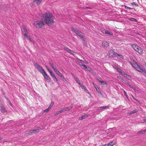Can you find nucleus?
Segmentation results:
<instances>
[{
	"instance_id": "f257e3e1",
	"label": "nucleus",
	"mask_w": 146,
	"mask_h": 146,
	"mask_svg": "<svg viewBox=\"0 0 146 146\" xmlns=\"http://www.w3.org/2000/svg\"><path fill=\"white\" fill-rule=\"evenodd\" d=\"M42 15L44 21L48 25H50L51 24L53 23V16L52 13L49 11L47 12Z\"/></svg>"
},
{
	"instance_id": "f03ea898",
	"label": "nucleus",
	"mask_w": 146,
	"mask_h": 146,
	"mask_svg": "<svg viewBox=\"0 0 146 146\" xmlns=\"http://www.w3.org/2000/svg\"><path fill=\"white\" fill-rule=\"evenodd\" d=\"M130 60L128 61V62L131 64L133 67L136 69L139 66L136 62V60L133 58H130Z\"/></svg>"
},
{
	"instance_id": "7ed1b4c3",
	"label": "nucleus",
	"mask_w": 146,
	"mask_h": 146,
	"mask_svg": "<svg viewBox=\"0 0 146 146\" xmlns=\"http://www.w3.org/2000/svg\"><path fill=\"white\" fill-rule=\"evenodd\" d=\"M34 25L37 28H41L44 27V24L42 21H38L34 22Z\"/></svg>"
},
{
	"instance_id": "20e7f679",
	"label": "nucleus",
	"mask_w": 146,
	"mask_h": 146,
	"mask_svg": "<svg viewBox=\"0 0 146 146\" xmlns=\"http://www.w3.org/2000/svg\"><path fill=\"white\" fill-rule=\"evenodd\" d=\"M34 64L37 69L42 74H43L45 71L42 67L37 63H35Z\"/></svg>"
},
{
	"instance_id": "39448f33",
	"label": "nucleus",
	"mask_w": 146,
	"mask_h": 146,
	"mask_svg": "<svg viewBox=\"0 0 146 146\" xmlns=\"http://www.w3.org/2000/svg\"><path fill=\"white\" fill-rule=\"evenodd\" d=\"M74 31L78 36L81 38L83 39L84 38L82 33L79 31L77 29L74 28Z\"/></svg>"
},
{
	"instance_id": "423d86ee",
	"label": "nucleus",
	"mask_w": 146,
	"mask_h": 146,
	"mask_svg": "<svg viewBox=\"0 0 146 146\" xmlns=\"http://www.w3.org/2000/svg\"><path fill=\"white\" fill-rule=\"evenodd\" d=\"M41 130V128L39 127H37L35 129L31 130L29 131L28 134L31 135L33 133H37L38 132Z\"/></svg>"
},
{
	"instance_id": "0eeeda50",
	"label": "nucleus",
	"mask_w": 146,
	"mask_h": 146,
	"mask_svg": "<svg viewBox=\"0 0 146 146\" xmlns=\"http://www.w3.org/2000/svg\"><path fill=\"white\" fill-rule=\"evenodd\" d=\"M136 70L139 72L146 74V70L145 68L143 69L141 68L139 66L137 68Z\"/></svg>"
},
{
	"instance_id": "6e6552de",
	"label": "nucleus",
	"mask_w": 146,
	"mask_h": 146,
	"mask_svg": "<svg viewBox=\"0 0 146 146\" xmlns=\"http://www.w3.org/2000/svg\"><path fill=\"white\" fill-rule=\"evenodd\" d=\"M44 78L47 80V81H49L50 80V77L48 75L46 72L45 71L43 73V74H42Z\"/></svg>"
},
{
	"instance_id": "1a4fd4ad",
	"label": "nucleus",
	"mask_w": 146,
	"mask_h": 146,
	"mask_svg": "<svg viewBox=\"0 0 146 146\" xmlns=\"http://www.w3.org/2000/svg\"><path fill=\"white\" fill-rule=\"evenodd\" d=\"M136 51L139 54H141L143 53V50L142 48L139 46Z\"/></svg>"
},
{
	"instance_id": "9d476101",
	"label": "nucleus",
	"mask_w": 146,
	"mask_h": 146,
	"mask_svg": "<svg viewBox=\"0 0 146 146\" xmlns=\"http://www.w3.org/2000/svg\"><path fill=\"white\" fill-rule=\"evenodd\" d=\"M42 0H35L32 3V4L33 5L35 3L37 5H39L42 1Z\"/></svg>"
},
{
	"instance_id": "9b49d317",
	"label": "nucleus",
	"mask_w": 146,
	"mask_h": 146,
	"mask_svg": "<svg viewBox=\"0 0 146 146\" xmlns=\"http://www.w3.org/2000/svg\"><path fill=\"white\" fill-rule=\"evenodd\" d=\"M103 46L104 48H107L109 46V43L108 42L106 41H104L102 42Z\"/></svg>"
},
{
	"instance_id": "f8f14e48",
	"label": "nucleus",
	"mask_w": 146,
	"mask_h": 146,
	"mask_svg": "<svg viewBox=\"0 0 146 146\" xmlns=\"http://www.w3.org/2000/svg\"><path fill=\"white\" fill-rule=\"evenodd\" d=\"M24 35L25 38L29 40L30 41L33 42V40H31V37L30 36H28L27 34H24Z\"/></svg>"
},
{
	"instance_id": "ddd939ff",
	"label": "nucleus",
	"mask_w": 146,
	"mask_h": 146,
	"mask_svg": "<svg viewBox=\"0 0 146 146\" xmlns=\"http://www.w3.org/2000/svg\"><path fill=\"white\" fill-rule=\"evenodd\" d=\"M0 107L1 111L2 113H4L6 111V110L3 105H1Z\"/></svg>"
},
{
	"instance_id": "4468645a",
	"label": "nucleus",
	"mask_w": 146,
	"mask_h": 146,
	"mask_svg": "<svg viewBox=\"0 0 146 146\" xmlns=\"http://www.w3.org/2000/svg\"><path fill=\"white\" fill-rule=\"evenodd\" d=\"M131 45L132 47L135 51L136 50L137 48L139 47L137 45L135 44H131Z\"/></svg>"
},
{
	"instance_id": "2eb2a0df",
	"label": "nucleus",
	"mask_w": 146,
	"mask_h": 146,
	"mask_svg": "<svg viewBox=\"0 0 146 146\" xmlns=\"http://www.w3.org/2000/svg\"><path fill=\"white\" fill-rule=\"evenodd\" d=\"M21 30L23 35L24 34H27L28 33L25 27H23L21 29Z\"/></svg>"
},
{
	"instance_id": "dca6fc26",
	"label": "nucleus",
	"mask_w": 146,
	"mask_h": 146,
	"mask_svg": "<svg viewBox=\"0 0 146 146\" xmlns=\"http://www.w3.org/2000/svg\"><path fill=\"white\" fill-rule=\"evenodd\" d=\"M117 70L123 76L125 75V73L123 72L122 70L119 68H116Z\"/></svg>"
},
{
	"instance_id": "f3484780",
	"label": "nucleus",
	"mask_w": 146,
	"mask_h": 146,
	"mask_svg": "<svg viewBox=\"0 0 146 146\" xmlns=\"http://www.w3.org/2000/svg\"><path fill=\"white\" fill-rule=\"evenodd\" d=\"M88 116V115L87 114H84L82 115V116L80 117L79 119V120H82L84 118L87 117Z\"/></svg>"
},
{
	"instance_id": "a211bd4d",
	"label": "nucleus",
	"mask_w": 146,
	"mask_h": 146,
	"mask_svg": "<svg viewBox=\"0 0 146 146\" xmlns=\"http://www.w3.org/2000/svg\"><path fill=\"white\" fill-rule=\"evenodd\" d=\"M64 50L67 51L69 53L71 54H73V53L72 52V50L68 48H67L64 47Z\"/></svg>"
},
{
	"instance_id": "6ab92c4d",
	"label": "nucleus",
	"mask_w": 146,
	"mask_h": 146,
	"mask_svg": "<svg viewBox=\"0 0 146 146\" xmlns=\"http://www.w3.org/2000/svg\"><path fill=\"white\" fill-rule=\"evenodd\" d=\"M72 106H70L69 107H66L65 108H64V111H70L71 109L72 108Z\"/></svg>"
},
{
	"instance_id": "aec40b11",
	"label": "nucleus",
	"mask_w": 146,
	"mask_h": 146,
	"mask_svg": "<svg viewBox=\"0 0 146 146\" xmlns=\"http://www.w3.org/2000/svg\"><path fill=\"white\" fill-rule=\"evenodd\" d=\"M127 19L130 21H133L135 22H137V20L134 18H128Z\"/></svg>"
},
{
	"instance_id": "412c9836",
	"label": "nucleus",
	"mask_w": 146,
	"mask_h": 146,
	"mask_svg": "<svg viewBox=\"0 0 146 146\" xmlns=\"http://www.w3.org/2000/svg\"><path fill=\"white\" fill-rule=\"evenodd\" d=\"M74 78L76 81L79 84V85L81 83L79 79L76 77L75 76H74Z\"/></svg>"
},
{
	"instance_id": "4be33fe9",
	"label": "nucleus",
	"mask_w": 146,
	"mask_h": 146,
	"mask_svg": "<svg viewBox=\"0 0 146 146\" xmlns=\"http://www.w3.org/2000/svg\"><path fill=\"white\" fill-rule=\"evenodd\" d=\"M123 76L127 78L128 79L130 80H131V77L129 76V75L125 73V75H124Z\"/></svg>"
},
{
	"instance_id": "5701e85b",
	"label": "nucleus",
	"mask_w": 146,
	"mask_h": 146,
	"mask_svg": "<svg viewBox=\"0 0 146 146\" xmlns=\"http://www.w3.org/2000/svg\"><path fill=\"white\" fill-rule=\"evenodd\" d=\"M5 98L6 99V100L7 101V102L9 103V105L11 106H13V104H12L11 103V102L9 101V100L8 98L6 97V96H4Z\"/></svg>"
},
{
	"instance_id": "b1692460",
	"label": "nucleus",
	"mask_w": 146,
	"mask_h": 146,
	"mask_svg": "<svg viewBox=\"0 0 146 146\" xmlns=\"http://www.w3.org/2000/svg\"><path fill=\"white\" fill-rule=\"evenodd\" d=\"M138 111L137 110H135L133 111H131L129 112L130 114H134L137 112Z\"/></svg>"
},
{
	"instance_id": "393cba45",
	"label": "nucleus",
	"mask_w": 146,
	"mask_h": 146,
	"mask_svg": "<svg viewBox=\"0 0 146 146\" xmlns=\"http://www.w3.org/2000/svg\"><path fill=\"white\" fill-rule=\"evenodd\" d=\"M131 5L133 6H135L136 7L139 6L138 4L136 2H133L131 3Z\"/></svg>"
},
{
	"instance_id": "a878e982",
	"label": "nucleus",
	"mask_w": 146,
	"mask_h": 146,
	"mask_svg": "<svg viewBox=\"0 0 146 146\" xmlns=\"http://www.w3.org/2000/svg\"><path fill=\"white\" fill-rule=\"evenodd\" d=\"M105 34H108L110 35H112L113 34L111 32L107 30H105Z\"/></svg>"
},
{
	"instance_id": "bb28decb",
	"label": "nucleus",
	"mask_w": 146,
	"mask_h": 146,
	"mask_svg": "<svg viewBox=\"0 0 146 146\" xmlns=\"http://www.w3.org/2000/svg\"><path fill=\"white\" fill-rule=\"evenodd\" d=\"M79 85L81 87V88L84 90L86 89V87L84 86L82 84H80Z\"/></svg>"
},
{
	"instance_id": "cd10ccee",
	"label": "nucleus",
	"mask_w": 146,
	"mask_h": 146,
	"mask_svg": "<svg viewBox=\"0 0 146 146\" xmlns=\"http://www.w3.org/2000/svg\"><path fill=\"white\" fill-rule=\"evenodd\" d=\"M52 77L53 78V80L54 81L57 82V83H58V79L56 77L55 75L54 76Z\"/></svg>"
},
{
	"instance_id": "c85d7f7f",
	"label": "nucleus",
	"mask_w": 146,
	"mask_h": 146,
	"mask_svg": "<svg viewBox=\"0 0 146 146\" xmlns=\"http://www.w3.org/2000/svg\"><path fill=\"white\" fill-rule=\"evenodd\" d=\"M49 65L53 69H54V68H55L54 67V63L52 62H49Z\"/></svg>"
},
{
	"instance_id": "c756f323",
	"label": "nucleus",
	"mask_w": 146,
	"mask_h": 146,
	"mask_svg": "<svg viewBox=\"0 0 146 146\" xmlns=\"http://www.w3.org/2000/svg\"><path fill=\"white\" fill-rule=\"evenodd\" d=\"M126 84L129 86L131 88H133V85L132 84H130L129 82H127Z\"/></svg>"
},
{
	"instance_id": "7c9ffc66",
	"label": "nucleus",
	"mask_w": 146,
	"mask_h": 146,
	"mask_svg": "<svg viewBox=\"0 0 146 146\" xmlns=\"http://www.w3.org/2000/svg\"><path fill=\"white\" fill-rule=\"evenodd\" d=\"M146 132V130H141L140 131H139L138 132V133L139 134H144V133L145 132Z\"/></svg>"
},
{
	"instance_id": "2f4dec72",
	"label": "nucleus",
	"mask_w": 146,
	"mask_h": 146,
	"mask_svg": "<svg viewBox=\"0 0 146 146\" xmlns=\"http://www.w3.org/2000/svg\"><path fill=\"white\" fill-rule=\"evenodd\" d=\"M114 143H113L112 141L109 144H107L108 146H112L113 145H114Z\"/></svg>"
},
{
	"instance_id": "473e14b6",
	"label": "nucleus",
	"mask_w": 146,
	"mask_h": 146,
	"mask_svg": "<svg viewBox=\"0 0 146 146\" xmlns=\"http://www.w3.org/2000/svg\"><path fill=\"white\" fill-rule=\"evenodd\" d=\"M98 81L99 82H100L101 84L102 85H104L105 84H107L106 82L102 81L101 80H98Z\"/></svg>"
},
{
	"instance_id": "72a5a7b5",
	"label": "nucleus",
	"mask_w": 146,
	"mask_h": 146,
	"mask_svg": "<svg viewBox=\"0 0 146 146\" xmlns=\"http://www.w3.org/2000/svg\"><path fill=\"white\" fill-rule=\"evenodd\" d=\"M54 72L57 74H58L60 72L56 68H55L53 69Z\"/></svg>"
},
{
	"instance_id": "f704fd0d",
	"label": "nucleus",
	"mask_w": 146,
	"mask_h": 146,
	"mask_svg": "<svg viewBox=\"0 0 146 146\" xmlns=\"http://www.w3.org/2000/svg\"><path fill=\"white\" fill-rule=\"evenodd\" d=\"M124 7H125V8L126 9H133V8H132L130 7L127 6L126 5H125Z\"/></svg>"
},
{
	"instance_id": "c9c22d12",
	"label": "nucleus",
	"mask_w": 146,
	"mask_h": 146,
	"mask_svg": "<svg viewBox=\"0 0 146 146\" xmlns=\"http://www.w3.org/2000/svg\"><path fill=\"white\" fill-rule=\"evenodd\" d=\"M49 72H50L51 75L52 76V77L55 75L52 70H50V71H49Z\"/></svg>"
},
{
	"instance_id": "e433bc0d",
	"label": "nucleus",
	"mask_w": 146,
	"mask_h": 146,
	"mask_svg": "<svg viewBox=\"0 0 146 146\" xmlns=\"http://www.w3.org/2000/svg\"><path fill=\"white\" fill-rule=\"evenodd\" d=\"M53 105H54L53 102H52L51 103V104H50V105L49 107H48V108H49V109H50L51 108V107L53 106Z\"/></svg>"
},
{
	"instance_id": "4c0bfd02",
	"label": "nucleus",
	"mask_w": 146,
	"mask_h": 146,
	"mask_svg": "<svg viewBox=\"0 0 146 146\" xmlns=\"http://www.w3.org/2000/svg\"><path fill=\"white\" fill-rule=\"evenodd\" d=\"M78 65L80 66H83V64H83L82 62H78Z\"/></svg>"
},
{
	"instance_id": "58836bf2",
	"label": "nucleus",
	"mask_w": 146,
	"mask_h": 146,
	"mask_svg": "<svg viewBox=\"0 0 146 146\" xmlns=\"http://www.w3.org/2000/svg\"><path fill=\"white\" fill-rule=\"evenodd\" d=\"M132 89H133L134 91L136 93H138L139 92V90H137L136 89L134 88V87H133V88H132Z\"/></svg>"
},
{
	"instance_id": "ea45409f",
	"label": "nucleus",
	"mask_w": 146,
	"mask_h": 146,
	"mask_svg": "<svg viewBox=\"0 0 146 146\" xmlns=\"http://www.w3.org/2000/svg\"><path fill=\"white\" fill-rule=\"evenodd\" d=\"M64 81L66 83H68V82L67 80V79H66V78H63L62 80Z\"/></svg>"
},
{
	"instance_id": "a19ab883",
	"label": "nucleus",
	"mask_w": 146,
	"mask_h": 146,
	"mask_svg": "<svg viewBox=\"0 0 146 146\" xmlns=\"http://www.w3.org/2000/svg\"><path fill=\"white\" fill-rule=\"evenodd\" d=\"M123 93H124V95L127 98H128V95H127L126 92L125 91H124H124H123Z\"/></svg>"
},
{
	"instance_id": "79ce46f5",
	"label": "nucleus",
	"mask_w": 146,
	"mask_h": 146,
	"mask_svg": "<svg viewBox=\"0 0 146 146\" xmlns=\"http://www.w3.org/2000/svg\"><path fill=\"white\" fill-rule=\"evenodd\" d=\"M108 107V106H104L100 107V109H103L106 108H107Z\"/></svg>"
},
{
	"instance_id": "37998d69",
	"label": "nucleus",
	"mask_w": 146,
	"mask_h": 146,
	"mask_svg": "<svg viewBox=\"0 0 146 146\" xmlns=\"http://www.w3.org/2000/svg\"><path fill=\"white\" fill-rule=\"evenodd\" d=\"M59 111L60 113H62L64 111V108H62Z\"/></svg>"
},
{
	"instance_id": "c03bdc74",
	"label": "nucleus",
	"mask_w": 146,
	"mask_h": 146,
	"mask_svg": "<svg viewBox=\"0 0 146 146\" xmlns=\"http://www.w3.org/2000/svg\"><path fill=\"white\" fill-rule=\"evenodd\" d=\"M50 109H49V108H48L47 109H46L44 110V111L45 112H48Z\"/></svg>"
},
{
	"instance_id": "a18cd8bd",
	"label": "nucleus",
	"mask_w": 146,
	"mask_h": 146,
	"mask_svg": "<svg viewBox=\"0 0 146 146\" xmlns=\"http://www.w3.org/2000/svg\"><path fill=\"white\" fill-rule=\"evenodd\" d=\"M60 113V112H59V111H57L56 113L54 114V116H56L57 115H58Z\"/></svg>"
},
{
	"instance_id": "49530a36",
	"label": "nucleus",
	"mask_w": 146,
	"mask_h": 146,
	"mask_svg": "<svg viewBox=\"0 0 146 146\" xmlns=\"http://www.w3.org/2000/svg\"><path fill=\"white\" fill-rule=\"evenodd\" d=\"M83 66V67L84 69H86L88 68L87 66L85 65L84 64H83V66Z\"/></svg>"
},
{
	"instance_id": "de8ad7c7",
	"label": "nucleus",
	"mask_w": 146,
	"mask_h": 146,
	"mask_svg": "<svg viewBox=\"0 0 146 146\" xmlns=\"http://www.w3.org/2000/svg\"><path fill=\"white\" fill-rule=\"evenodd\" d=\"M59 76L62 77V73L60 72H59L58 74H57Z\"/></svg>"
},
{
	"instance_id": "09e8293b",
	"label": "nucleus",
	"mask_w": 146,
	"mask_h": 146,
	"mask_svg": "<svg viewBox=\"0 0 146 146\" xmlns=\"http://www.w3.org/2000/svg\"><path fill=\"white\" fill-rule=\"evenodd\" d=\"M82 62L86 64H88V62L86 60H85L84 61H82Z\"/></svg>"
},
{
	"instance_id": "8fccbe9b",
	"label": "nucleus",
	"mask_w": 146,
	"mask_h": 146,
	"mask_svg": "<svg viewBox=\"0 0 146 146\" xmlns=\"http://www.w3.org/2000/svg\"><path fill=\"white\" fill-rule=\"evenodd\" d=\"M131 95L132 97L133 98V99L136 100V101H137V102L138 101V100H137L131 94Z\"/></svg>"
},
{
	"instance_id": "3c124183",
	"label": "nucleus",
	"mask_w": 146,
	"mask_h": 146,
	"mask_svg": "<svg viewBox=\"0 0 146 146\" xmlns=\"http://www.w3.org/2000/svg\"><path fill=\"white\" fill-rule=\"evenodd\" d=\"M85 90L86 92L88 93H89V92L88 90H87L86 88V90Z\"/></svg>"
},
{
	"instance_id": "603ef678",
	"label": "nucleus",
	"mask_w": 146,
	"mask_h": 146,
	"mask_svg": "<svg viewBox=\"0 0 146 146\" xmlns=\"http://www.w3.org/2000/svg\"><path fill=\"white\" fill-rule=\"evenodd\" d=\"M46 68L47 69V70L49 72V71H50V70H50L49 68H48L47 66H46Z\"/></svg>"
},
{
	"instance_id": "864d4df0",
	"label": "nucleus",
	"mask_w": 146,
	"mask_h": 146,
	"mask_svg": "<svg viewBox=\"0 0 146 146\" xmlns=\"http://www.w3.org/2000/svg\"><path fill=\"white\" fill-rule=\"evenodd\" d=\"M60 77L62 78V79L64 78V76L62 75V77Z\"/></svg>"
},
{
	"instance_id": "5fc2aeb1",
	"label": "nucleus",
	"mask_w": 146,
	"mask_h": 146,
	"mask_svg": "<svg viewBox=\"0 0 146 146\" xmlns=\"http://www.w3.org/2000/svg\"><path fill=\"white\" fill-rule=\"evenodd\" d=\"M102 79V78H98V79H97V80H101Z\"/></svg>"
},
{
	"instance_id": "6e6d98bb",
	"label": "nucleus",
	"mask_w": 146,
	"mask_h": 146,
	"mask_svg": "<svg viewBox=\"0 0 146 146\" xmlns=\"http://www.w3.org/2000/svg\"><path fill=\"white\" fill-rule=\"evenodd\" d=\"M144 121H146V117H145L144 119Z\"/></svg>"
},
{
	"instance_id": "4d7b16f0",
	"label": "nucleus",
	"mask_w": 146,
	"mask_h": 146,
	"mask_svg": "<svg viewBox=\"0 0 146 146\" xmlns=\"http://www.w3.org/2000/svg\"><path fill=\"white\" fill-rule=\"evenodd\" d=\"M96 91L98 93H99L100 92L99 91H98V89L96 88Z\"/></svg>"
},
{
	"instance_id": "13d9d810",
	"label": "nucleus",
	"mask_w": 146,
	"mask_h": 146,
	"mask_svg": "<svg viewBox=\"0 0 146 146\" xmlns=\"http://www.w3.org/2000/svg\"><path fill=\"white\" fill-rule=\"evenodd\" d=\"M107 145H108L107 144H105V145H103L102 146H108Z\"/></svg>"
},
{
	"instance_id": "bf43d9fd",
	"label": "nucleus",
	"mask_w": 146,
	"mask_h": 146,
	"mask_svg": "<svg viewBox=\"0 0 146 146\" xmlns=\"http://www.w3.org/2000/svg\"><path fill=\"white\" fill-rule=\"evenodd\" d=\"M109 56H110V57H112V56H111V55H110V53L109 54Z\"/></svg>"
},
{
	"instance_id": "052dcab7",
	"label": "nucleus",
	"mask_w": 146,
	"mask_h": 146,
	"mask_svg": "<svg viewBox=\"0 0 146 146\" xmlns=\"http://www.w3.org/2000/svg\"><path fill=\"white\" fill-rule=\"evenodd\" d=\"M145 67H146V63H145Z\"/></svg>"
},
{
	"instance_id": "680f3d73",
	"label": "nucleus",
	"mask_w": 146,
	"mask_h": 146,
	"mask_svg": "<svg viewBox=\"0 0 146 146\" xmlns=\"http://www.w3.org/2000/svg\"><path fill=\"white\" fill-rule=\"evenodd\" d=\"M2 139V138L1 137H0V140H1Z\"/></svg>"
},
{
	"instance_id": "e2e57ef3",
	"label": "nucleus",
	"mask_w": 146,
	"mask_h": 146,
	"mask_svg": "<svg viewBox=\"0 0 146 146\" xmlns=\"http://www.w3.org/2000/svg\"><path fill=\"white\" fill-rule=\"evenodd\" d=\"M88 69H91V68H89V67H88Z\"/></svg>"
},
{
	"instance_id": "0e129e2a",
	"label": "nucleus",
	"mask_w": 146,
	"mask_h": 146,
	"mask_svg": "<svg viewBox=\"0 0 146 146\" xmlns=\"http://www.w3.org/2000/svg\"><path fill=\"white\" fill-rule=\"evenodd\" d=\"M80 60V61H82H82H83V60Z\"/></svg>"
},
{
	"instance_id": "69168bd1",
	"label": "nucleus",
	"mask_w": 146,
	"mask_h": 146,
	"mask_svg": "<svg viewBox=\"0 0 146 146\" xmlns=\"http://www.w3.org/2000/svg\"><path fill=\"white\" fill-rule=\"evenodd\" d=\"M120 78H121V79H122V77H121V76H120Z\"/></svg>"
},
{
	"instance_id": "338daca9",
	"label": "nucleus",
	"mask_w": 146,
	"mask_h": 146,
	"mask_svg": "<svg viewBox=\"0 0 146 146\" xmlns=\"http://www.w3.org/2000/svg\"><path fill=\"white\" fill-rule=\"evenodd\" d=\"M86 8H87V9H89V8H89L88 7H86Z\"/></svg>"
},
{
	"instance_id": "774afa93",
	"label": "nucleus",
	"mask_w": 146,
	"mask_h": 146,
	"mask_svg": "<svg viewBox=\"0 0 146 146\" xmlns=\"http://www.w3.org/2000/svg\"><path fill=\"white\" fill-rule=\"evenodd\" d=\"M117 54V55L118 56H120L119 54Z\"/></svg>"
}]
</instances>
